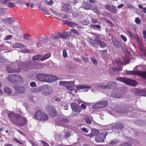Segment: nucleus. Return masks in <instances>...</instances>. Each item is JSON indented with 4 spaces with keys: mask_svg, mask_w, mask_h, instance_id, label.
Listing matches in <instances>:
<instances>
[{
    "mask_svg": "<svg viewBox=\"0 0 146 146\" xmlns=\"http://www.w3.org/2000/svg\"><path fill=\"white\" fill-rule=\"evenodd\" d=\"M8 116L11 121L15 125L20 126L24 125L27 121V119L22 115L16 114L14 113H9Z\"/></svg>",
    "mask_w": 146,
    "mask_h": 146,
    "instance_id": "1",
    "label": "nucleus"
},
{
    "mask_svg": "<svg viewBox=\"0 0 146 146\" xmlns=\"http://www.w3.org/2000/svg\"><path fill=\"white\" fill-rule=\"evenodd\" d=\"M25 64L26 66H25V67L23 68V69L24 71H26L32 69H41L44 67L45 65L42 63L34 62L32 63L30 62L25 63Z\"/></svg>",
    "mask_w": 146,
    "mask_h": 146,
    "instance_id": "2",
    "label": "nucleus"
},
{
    "mask_svg": "<svg viewBox=\"0 0 146 146\" xmlns=\"http://www.w3.org/2000/svg\"><path fill=\"white\" fill-rule=\"evenodd\" d=\"M36 79L41 81L51 82L56 79V77L53 75L43 74H39L36 76Z\"/></svg>",
    "mask_w": 146,
    "mask_h": 146,
    "instance_id": "3",
    "label": "nucleus"
},
{
    "mask_svg": "<svg viewBox=\"0 0 146 146\" xmlns=\"http://www.w3.org/2000/svg\"><path fill=\"white\" fill-rule=\"evenodd\" d=\"M74 81L68 82L66 88L69 90L72 91L74 90V86H75L78 90H80L85 88H91V86H88L86 85L82 84L76 86L74 84Z\"/></svg>",
    "mask_w": 146,
    "mask_h": 146,
    "instance_id": "4",
    "label": "nucleus"
},
{
    "mask_svg": "<svg viewBox=\"0 0 146 146\" xmlns=\"http://www.w3.org/2000/svg\"><path fill=\"white\" fill-rule=\"evenodd\" d=\"M34 117L36 119L42 121L46 120L48 118L47 115L40 110H38L35 113Z\"/></svg>",
    "mask_w": 146,
    "mask_h": 146,
    "instance_id": "5",
    "label": "nucleus"
},
{
    "mask_svg": "<svg viewBox=\"0 0 146 146\" xmlns=\"http://www.w3.org/2000/svg\"><path fill=\"white\" fill-rule=\"evenodd\" d=\"M26 64H25V63H21L19 64L17 68V69H13L12 68L8 66L7 67L6 69L7 71L9 73L13 72L19 73L21 70H22L24 71L23 69V68L25 67V66H26Z\"/></svg>",
    "mask_w": 146,
    "mask_h": 146,
    "instance_id": "6",
    "label": "nucleus"
},
{
    "mask_svg": "<svg viewBox=\"0 0 146 146\" xmlns=\"http://www.w3.org/2000/svg\"><path fill=\"white\" fill-rule=\"evenodd\" d=\"M116 80L127 84L128 85H130L134 86H136L137 84V82L136 81L132 80L129 78L120 77L119 78H117Z\"/></svg>",
    "mask_w": 146,
    "mask_h": 146,
    "instance_id": "7",
    "label": "nucleus"
},
{
    "mask_svg": "<svg viewBox=\"0 0 146 146\" xmlns=\"http://www.w3.org/2000/svg\"><path fill=\"white\" fill-rule=\"evenodd\" d=\"M95 39L97 40V42H98L100 46L103 48L106 46V44L103 41H102V40L105 39V36L103 35H100L97 33H95L94 35Z\"/></svg>",
    "mask_w": 146,
    "mask_h": 146,
    "instance_id": "8",
    "label": "nucleus"
},
{
    "mask_svg": "<svg viewBox=\"0 0 146 146\" xmlns=\"http://www.w3.org/2000/svg\"><path fill=\"white\" fill-rule=\"evenodd\" d=\"M46 110L49 115L51 117L56 116L57 114V112L55 108L52 106L48 105L46 108Z\"/></svg>",
    "mask_w": 146,
    "mask_h": 146,
    "instance_id": "9",
    "label": "nucleus"
},
{
    "mask_svg": "<svg viewBox=\"0 0 146 146\" xmlns=\"http://www.w3.org/2000/svg\"><path fill=\"white\" fill-rule=\"evenodd\" d=\"M126 74L129 75H139L143 77V78L146 79V69L145 71L142 72L140 71H127Z\"/></svg>",
    "mask_w": 146,
    "mask_h": 146,
    "instance_id": "10",
    "label": "nucleus"
},
{
    "mask_svg": "<svg viewBox=\"0 0 146 146\" xmlns=\"http://www.w3.org/2000/svg\"><path fill=\"white\" fill-rule=\"evenodd\" d=\"M41 92L43 94L47 96L51 94L52 92V90L49 86H43L42 87Z\"/></svg>",
    "mask_w": 146,
    "mask_h": 146,
    "instance_id": "11",
    "label": "nucleus"
},
{
    "mask_svg": "<svg viewBox=\"0 0 146 146\" xmlns=\"http://www.w3.org/2000/svg\"><path fill=\"white\" fill-rule=\"evenodd\" d=\"M107 134V132L106 131L100 133L95 137L96 141L98 142H103Z\"/></svg>",
    "mask_w": 146,
    "mask_h": 146,
    "instance_id": "12",
    "label": "nucleus"
},
{
    "mask_svg": "<svg viewBox=\"0 0 146 146\" xmlns=\"http://www.w3.org/2000/svg\"><path fill=\"white\" fill-rule=\"evenodd\" d=\"M108 102L106 101L100 102L94 104L92 106V108L93 109H97L104 108L108 105Z\"/></svg>",
    "mask_w": 146,
    "mask_h": 146,
    "instance_id": "13",
    "label": "nucleus"
},
{
    "mask_svg": "<svg viewBox=\"0 0 146 146\" xmlns=\"http://www.w3.org/2000/svg\"><path fill=\"white\" fill-rule=\"evenodd\" d=\"M72 110L74 112L79 113L82 110L81 108L79 105L74 103H71L70 105Z\"/></svg>",
    "mask_w": 146,
    "mask_h": 146,
    "instance_id": "14",
    "label": "nucleus"
},
{
    "mask_svg": "<svg viewBox=\"0 0 146 146\" xmlns=\"http://www.w3.org/2000/svg\"><path fill=\"white\" fill-rule=\"evenodd\" d=\"M60 9L62 11L70 13L72 12V9L70 5L67 3H62L60 7Z\"/></svg>",
    "mask_w": 146,
    "mask_h": 146,
    "instance_id": "15",
    "label": "nucleus"
},
{
    "mask_svg": "<svg viewBox=\"0 0 146 146\" xmlns=\"http://www.w3.org/2000/svg\"><path fill=\"white\" fill-rule=\"evenodd\" d=\"M14 81H13L14 84L17 83L21 84L23 83V80L22 77L18 74H14Z\"/></svg>",
    "mask_w": 146,
    "mask_h": 146,
    "instance_id": "16",
    "label": "nucleus"
},
{
    "mask_svg": "<svg viewBox=\"0 0 146 146\" xmlns=\"http://www.w3.org/2000/svg\"><path fill=\"white\" fill-rule=\"evenodd\" d=\"M111 126L114 129H122L124 127L123 124L121 122H116L112 123Z\"/></svg>",
    "mask_w": 146,
    "mask_h": 146,
    "instance_id": "17",
    "label": "nucleus"
},
{
    "mask_svg": "<svg viewBox=\"0 0 146 146\" xmlns=\"http://www.w3.org/2000/svg\"><path fill=\"white\" fill-rule=\"evenodd\" d=\"M123 95L121 91H119V90L117 91L116 92H113L111 94V96L113 98H119L122 97Z\"/></svg>",
    "mask_w": 146,
    "mask_h": 146,
    "instance_id": "18",
    "label": "nucleus"
},
{
    "mask_svg": "<svg viewBox=\"0 0 146 146\" xmlns=\"http://www.w3.org/2000/svg\"><path fill=\"white\" fill-rule=\"evenodd\" d=\"M1 21L4 23L11 24L14 22V20L12 17H7L1 19Z\"/></svg>",
    "mask_w": 146,
    "mask_h": 146,
    "instance_id": "19",
    "label": "nucleus"
},
{
    "mask_svg": "<svg viewBox=\"0 0 146 146\" xmlns=\"http://www.w3.org/2000/svg\"><path fill=\"white\" fill-rule=\"evenodd\" d=\"M116 83L114 82H110L108 85H105V89L107 88L113 89L117 87Z\"/></svg>",
    "mask_w": 146,
    "mask_h": 146,
    "instance_id": "20",
    "label": "nucleus"
},
{
    "mask_svg": "<svg viewBox=\"0 0 146 146\" xmlns=\"http://www.w3.org/2000/svg\"><path fill=\"white\" fill-rule=\"evenodd\" d=\"M89 42L93 46L96 48H98L99 45V43L97 42V40L95 39L93 40L92 39H90L89 41Z\"/></svg>",
    "mask_w": 146,
    "mask_h": 146,
    "instance_id": "21",
    "label": "nucleus"
},
{
    "mask_svg": "<svg viewBox=\"0 0 146 146\" xmlns=\"http://www.w3.org/2000/svg\"><path fill=\"white\" fill-rule=\"evenodd\" d=\"M113 42L114 46L117 48H120L122 46V44L117 39L113 40Z\"/></svg>",
    "mask_w": 146,
    "mask_h": 146,
    "instance_id": "22",
    "label": "nucleus"
},
{
    "mask_svg": "<svg viewBox=\"0 0 146 146\" xmlns=\"http://www.w3.org/2000/svg\"><path fill=\"white\" fill-rule=\"evenodd\" d=\"M25 88L23 86H20L17 87L16 89V92L19 94H23L25 92Z\"/></svg>",
    "mask_w": 146,
    "mask_h": 146,
    "instance_id": "23",
    "label": "nucleus"
},
{
    "mask_svg": "<svg viewBox=\"0 0 146 146\" xmlns=\"http://www.w3.org/2000/svg\"><path fill=\"white\" fill-rule=\"evenodd\" d=\"M61 35V33H52L51 34L50 36L52 38L55 39H57L60 38Z\"/></svg>",
    "mask_w": 146,
    "mask_h": 146,
    "instance_id": "24",
    "label": "nucleus"
},
{
    "mask_svg": "<svg viewBox=\"0 0 146 146\" xmlns=\"http://www.w3.org/2000/svg\"><path fill=\"white\" fill-rule=\"evenodd\" d=\"M13 48H21L25 47V46L20 43L16 42L13 44L12 46Z\"/></svg>",
    "mask_w": 146,
    "mask_h": 146,
    "instance_id": "25",
    "label": "nucleus"
},
{
    "mask_svg": "<svg viewBox=\"0 0 146 146\" xmlns=\"http://www.w3.org/2000/svg\"><path fill=\"white\" fill-rule=\"evenodd\" d=\"M82 7L84 9L86 10L91 9L92 7L90 4L86 2L83 3L82 4Z\"/></svg>",
    "mask_w": 146,
    "mask_h": 146,
    "instance_id": "26",
    "label": "nucleus"
},
{
    "mask_svg": "<svg viewBox=\"0 0 146 146\" xmlns=\"http://www.w3.org/2000/svg\"><path fill=\"white\" fill-rule=\"evenodd\" d=\"M39 38L42 40V42L44 44H47L48 43V39L47 36L45 35H43L40 36Z\"/></svg>",
    "mask_w": 146,
    "mask_h": 146,
    "instance_id": "27",
    "label": "nucleus"
},
{
    "mask_svg": "<svg viewBox=\"0 0 146 146\" xmlns=\"http://www.w3.org/2000/svg\"><path fill=\"white\" fill-rule=\"evenodd\" d=\"M91 10L93 11L95 13L98 15H100V13L98 7L96 5H94L92 7Z\"/></svg>",
    "mask_w": 146,
    "mask_h": 146,
    "instance_id": "28",
    "label": "nucleus"
},
{
    "mask_svg": "<svg viewBox=\"0 0 146 146\" xmlns=\"http://www.w3.org/2000/svg\"><path fill=\"white\" fill-rule=\"evenodd\" d=\"M105 85H104V84L94 85L95 88L96 89H99L101 88H104L105 89L104 86H105Z\"/></svg>",
    "mask_w": 146,
    "mask_h": 146,
    "instance_id": "29",
    "label": "nucleus"
},
{
    "mask_svg": "<svg viewBox=\"0 0 146 146\" xmlns=\"http://www.w3.org/2000/svg\"><path fill=\"white\" fill-rule=\"evenodd\" d=\"M31 35L28 34H25L23 35V37L26 40H27L29 41L32 42L33 40L31 38H29L31 37Z\"/></svg>",
    "mask_w": 146,
    "mask_h": 146,
    "instance_id": "30",
    "label": "nucleus"
},
{
    "mask_svg": "<svg viewBox=\"0 0 146 146\" xmlns=\"http://www.w3.org/2000/svg\"><path fill=\"white\" fill-rule=\"evenodd\" d=\"M65 24L72 28H74L76 26V25L75 23L71 22L68 21H65Z\"/></svg>",
    "mask_w": 146,
    "mask_h": 146,
    "instance_id": "31",
    "label": "nucleus"
},
{
    "mask_svg": "<svg viewBox=\"0 0 146 146\" xmlns=\"http://www.w3.org/2000/svg\"><path fill=\"white\" fill-rule=\"evenodd\" d=\"M14 74H10L9 75L7 78V80L12 83L14 84L13 81H14Z\"/></svg>",
    "mask_w": 146,
    "mask_h": 146,
    "instance_id": "32",
    "label": "nucleus"
},
{
    "mask_svg": "<svg viewBox=\"0 0 146 146\" xmlns=\"http://www.w3.org/2000/svg\"><path fill=\"white\" fill-rule=\"evenodd\" d=\"M41 11L44 13L46 14V15H50V12H52L53 11V10L52 9H50L49 10V11H47L45 9H43V8H42L41 9Z\"/></svg>",
    "mask_w": 146,
    "mask_h": 146,
    "instance_id": "33",
    "label": "nucleus"
},
{
    "mask_svg": "<svg viewBox=\"0 0 146 146\" xmlns=\"http://www.w3.org/2000/svg\"><path fill=\"white\" fill-rule=\"evenodd\" d=\"M90 26L92 29L97 30L101 28V26L99 25L91 24Z\"/></svg>",
    "mask_w": 146,
    "mask_h": 146,
    "instance_id": "34",
    "label": "nucleus"
},
{
    "mask_svg": "<svg viewBox=\"0 0 146 146\" xmlns=\"http://www.w3.org/2000/svg\"><path fill=\"white\" fill-rule=\"evenodd\" d=\"M120 146H133L132 143L129 142H123L121 143Z\"/></svg>",
    "mask_w": 146,
    "mask_h": 146,
    "instance_id": "35",
    "label": "nucleus"
},
{
    "mask_svg": "<svg viewBox=\"0 0 146 146\" xmlns=\"http://www.w3.org/2000/svg\"><path fill=\"white\" fill-rule=\"evenodd\" d=\"M50 56V54H46L45 55L43 56L40 59L41 61H42L46 59L49 58Z\"/></svg>",
    "mask_w": 146,
    "mask_h": 146,
    "instance_id": "36",
    "label": "nucleus"
},
{
    "mask_svg": "<svg viewBox=\"0 0 146 146\" xmlns=\"http://www.w3.org/2000/svg\"><path fill=\"white\" fill-rule=\"evenodd\" d=\"M110 10V11L116 14L117 11V10L116 7L113 5H112V7Z\"/></svg>",
    "mask_w": 146,
    "mask_h": 146,
    "instance_id": "37",
    "label": "nucleus"
},
{
    "mask_svg": "<svg viewBox=\"0 0 146 146\" xmlns=\"http://www.w3.org/2000/svg\"><path fill=\"white\" fill-rule=\"evenodd\" d=\"M83 119L86 121L87 124H90L91 123V118L85 116L84 117Z\"/></svg>",
    "mask_w": 146,
    "mask_h": 146,
    "instance_id": "38",
    "label": "nucleus"
},
{
    "mask_svg": "<svg viewBox=\"0 0 146 146\" xmlns=\"http://www.w3.org/2000/svg\"><path fill=\"white\" fill-rule=\"evenodd\" d=\"M68 82L60 81L59 82V84L62 86H64L66 88L67 86Z\"/></svg>",
    "mask_w": 146,
    "mask_h": 146,
    "instance_id": "39",
    "label": "nucleus"
},
{
    "mask_svg": "<svg viewBox=\"0 0 146 146\" xmlns=\"http://www.w3.org/2000/svg\"><path fill=\"white\" fill-rule=\"evenodd\" d=\"M119 140L118 139H115L111 141L110 144L112 145H115L119 142Z\"/></svg>",
    "mask_w": 146,
    "mask_h": 146,
    "instance_id": "40",
    "label": "nucleus"
},
{
    "mask_svg": "<svg viewBox=\"0 0 146 146\" xmlns=\"http://www.w3.org/2000/svg\"><path fill=\"white\" fill-rule=\"evenodd\" d=\"M41 56L40 55H37L34 56L33 57V60H39L41 59Z\"/></svg>",
    "mask_w": 146,
    "mask_h": 146,
    "instance_id": "41",
    "label": "nucleus"
},
{
    "mask_svg": "<svg viewBox=\"0 0 146 146\" xmlns=\"http://www.w3.org/2000/svg\"><path fill=\"white\" fill-rule=\"evenodd\" d=\"M4 92L5 93L7 94L8 95H10L11 93V90L8 87L5 88L4 90Z\"/></svg>",
    "mask_w": 146,
    "mask_h": 146,
    "instance_id": "42",
    "label": "nucleus"
},
{
    "mask_svg": "<svg viewBox=\"0 0 146 146\" xmlns=\"http://www.w3.org/2000/svg\"><path fill=\"white\" fill-rule=\"evenodd\" d=\"M61 37L62 38H63L66 39L68 37L67 35V33L66 32H64L63 34L61 33Z\"/></svg>",
    "mask_w": 146,
    "mask_h": 146,
    "instance_id": "43",
    "label": "nucleus"
},
{
    "mask_svg": "<svg viewBox=\"0 0 146 146\" xmlns=\"http://www.w3.org/2000/svg\"><path fill=\"white\" fill-rule=\"evenodd\" d=\"M14 0H0V3L3 4H7L9 1H13Z\"/></svg>",
    "mask_w": 146,
    "mask_h": 146,
    "instance_id": "44",
    "label": "nucleus"
},
{
    "mask_svg": "<svg viewBox=\"0 0 146 146\" xmlns=\"http://www.w3.org/2000/svg\"><path fill=\"white\" fill-rule=\"evenodd\" d=\"M59 121L62 122L68 123L69 122V120L66 118H59Z\"/></svg>",
    "mask_w": 146,
    "mask_h": 146,
    "instance_id": "45",
    "label": "nucleus"
},
{
    "mask_svg": "<svg viewBox=\"0 0 146 146\" xmlns=\"http://www.w3.org/2000/svg\"><path fill=\"white\" fill-rule=\"evenodd\" d=\"M132 37L135 38L137 40V42L139 43H141V41L139 36L137 35L136 34L134 35V37Z\"/></svg>",
    "mask_w": 146,
    "mask_h": 146,
    "instance_id": "46",
    "label": "nucleus"
},
{
    "mask_svg": "<svg viewBox=\"0 0 146 146\" xmlns=\"http://www.w3.org/2000/svg\"><path fill=\"white\" fill-rule=\"evenodd\" d=\"M36 45L37 47L40 48H41L43 46V44L42 43L39 42H36Z\"/></svg>",
    "mask_w": 146,
    "mask_h": 146,
    "instance_id": "47",
    "label": "nucleus"
},
{
    "mask_svg": "<svg viewBox=\"0 0 146 146\" xmlns=\"http://www.w3.org/2000/svg\"><path fill=\"white\" fill-rule=\"evenodd\" d=\"M15 5V4L13 2H8L7 4V6L9 8L13 7H14Z\"/></svg>",
    "mask_w": 146,
    "mask_h": 146,
    "instance_id": "48",
    "label": "nucleus"
},
{
    "mask_svg": "<svg viewBox=\"0 0 146 146\" xmlns=\"http://www.w3.org/2000/svg\"><path fill=\"white\" fill-rule=\"evenodd\" d=\"M62 52L63 57L64 58H67L68 57V55L66 50L65 49H63Z\"/></svg>",
    "mask_w": 146,
    "mask_h": 146,
    "instance_id": "49",
    "label": "nucleus"
},
{
    "mask_svg": "<svg viewBox=\"0 0 146 146\" xmlns=\"http://www.w3.org/2000/svg\"><path fill=\"white\" fill-rule=\"evenodd\" d=\"M70 31L71 32L73 33L76 35H78L79 33H78V31L74 29H71L70 30Z\"/></svg>",
    "mask_w": 146,
    "mask_h": 146,
    "instance_id": "50",
    "label": "nucleus"
},
{
    "mask_svg": "<svg viewBox=\"0 0 146 146\" xmlns=\"http://www.w3.org/2000/svg\"><path fill=\"white\" fill-rule=\"evenodd\" d=\"M80 23L82 24V25H87L89 24L90 23L88 21H81L80 22Z\"/></svg>",
    "mask_w": 146,
    "mask_h": 146,
    "instance_id": "51",
    "label": "nucleus"
},
{
    "mask_svg": "<svg viewBox=\"0 0 146 146\" xmlns=\"http://www.w3.org/2000/svg\"><path fill=\"white\" fill-rule=\"evenodd\" d=\"M91 61L95 65H97L98 62L96 59L93 58H91Z\"/></svg>",
    "mask_w": 146,
    "mask_h": 146,
    "instance_id": "52",
    "label": "nucleus"
},
{
    "mask_svg": "<svg viewBox=\"0 0 146 146\" xmlns=\"http://www.w3.org/2000/svg\"><path fill=\"white\" fill-rule=\"evenodd\" d=\"M82 60L86 63L88 62L89 60L87 58L85 57L84 56H82L81 57Z\"/></svg>",
    "mask_w": 146,
    "mask_h": 146,
    "instance_id": "53",
    "label": "nucleus"
},
{
    "mask_svg": "<svg viewBox=\"0 0 146 146\" xmlns=\"http://www.w3.org/2000/svg\"><path fill=\"white\" fill-rule=\"evenodd\" d=\"M31 51L30 50L27 49L21 50V52L23 53H29Z\"/></svg>",
    "mask_w": 146,
    "mask_h": 146,
    "instance_id": "54",
    "label": "nucleus"
},
{
    "mask_svg": "<svg viewBox=\"0 0 146 146\" xmlns=\"http://www.w3.org/2000/svg\"><path fill=\"white\" fill-rule=\"evenodd\" d=\"M127 7L129 8L132 10L136 9L135 7L129 4H127Z\"/></svg>",
    "mask_w": 146,
    "mask_h": 146,
    "instance_id": "55",
    "label": "nucleus"
},
{
    "mask_svg": "<svg viewBox=\"0 0 146 146\" xmlns=\"http://www.w3.org/2000/svg\"><path fill=\"white\" fill-rule=\"evenodd\" d=\"M30 86L32 87H35L36 86V85L35 82H31L30 84Z\"/></svg>",
    "mask_w": 146,
    "mask_h": 146,
    "instance_id": "56",
    "label": "nucleus"
},
{
    "mask_svg": "<svg viewBox=\"0 0 146 146\" xmlns=\"http://www.w3.org/2000/svg\"><path fill=\"white\" fill-rule=\"evenodd\" d=\"M135 21L137 24H139L141 23V21L138 17L135 18Z\"/></svg>",
    "mask_w": 146,
    "mask_h": 146,
    "instance_id": "57",
    "label": "nucleus"
},
{
    "mask_svg": "<svg viewBox=\"0 0 146 146\" xmlns=\"http://www.w3.org/2000/svg\"><path fill=\"white\" fill-rule=\"evenodd\" d=\"M112 7V5L111 6L110 5H109L107 4L105 5V8H106L108 11H110V10L111 9V8Z\"/></svg>",
    "mask_w": 146,
    "mask_h": 146,
    "instance_id": "58",
    "label": "nucleus"
},
{
    "mask_svg": "<svg viewBox=\"0 0 146 146\" xmlns=\"http://www.w3.org/2000/svg\"><path fill=\"white\" fill-rule=\"evenodd\" d=\"M120 37L124 42H126L127 41V38L125 36L123 35H121L120 36Z\"/></svg>",
    "mask_w": 146,
    "mask_h": 146,
    "instance_id": "59",
    "label": "nucleus"
},
{
    "mask_svg": "<svg viewBox=\"0 0 146 146\" xmlns=\"http://www.w3.org/2000/svg\"><path fill=\"white\" fill-rule=\"evenodd\" d=\"M121 50L125 53H126L127 52V48L124 46H123L121 47Z\"/></svg>",
    "mask_w": 146,
    "mask_h": 146,
    "instance_id": "60",
    "label": "nucleus"
},
{
    "mask_svg": "<svg viewBox=\"0 0 146 146\" xmlns=\"http://www.w3.org/2000/svg\"><path fill=\"white\" fill-rule=\"evenodd\" d=\"M12 38V36L11 35H8L5 38V40H8L10 39H11Z\"/></svg>",
    "mask_w": 146,
    "mask_h": 146,
    "instance_id": "61",
    "label": "nucleus"
},
{
    "mask_svg": "<svg viewBox=\"0 0 146 146\" xmlns=\"http://www.w3.org/2000/svg\"><path fill=\"white\" fill-rule=\"evenodd\" d=\"M105 20L106 22L108 23L111 25H113V23L110 20L107 19H106Z\"/></svg>",
    "mask_w": 146,
    "mask_h": 146,
    "instance_id": "62",
    "label": "nucleus"
},
{
    "mask_svg": "<svg viewBox=\"0 0 146 146\" xmlns=\"http://www.w3.org/2000/svg\"><path fill=\"white\" fill-rule=\"evenodd\" d=\"M81 130L84 133H87L88 132V130H87L86 128H83L81 129Z\"/></svg>",
    "mask_w": 146,
    "mask_h": 146,
    "instance_id": "63",
    "label": "nucleus"
},
{
    "mask_svg": "<svg viewBox=\"0 0 146 146\" xmlns=\"http://www.w3.org/2000/svg\"><path fill=\"white\" fill-rule=\"evenodd\" d=\"M41 142L44 146H49V145L45 141H41Z\"/></svg>",
    "mask_w": 146,
    "mask_h": 146,
    "instance_id": "64",
    "label": "nucleus"
}]
</instances>
